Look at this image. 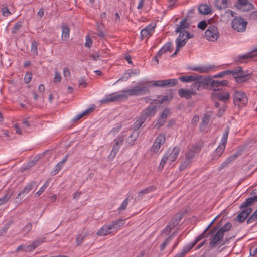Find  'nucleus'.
<instances>
[{"mask_svg":"<svg viewBox=\"0 0 257 257\" xmlns=\"http://www.w3.org/2000/svg\"><path fill=\"white\" fill-rule=\"evenodd\" d=\"M144 84L143 82H138V84L140 85L137 86L132 89L123 90L121 91V93L125 94L127 98L128 96H140L150 93L149 86L143 85Z\"/></svg>","mask_w":257,"mask_h":257,"instance_id":"f257e3e1","label":"nucleus"},{"mask_svg":"<svg viewBox=\"0 0 257 257\" xmlns=\"http://www.w3.org/2000/svg\"><path fill=\"white\" fill-rule=\"evenodd\" d=\"M233 102L235 107H237L238 110L246 106L248 99L245 92L241 91H236L233 95Z\"/></svg>","mask_w":257,"mask_h":257,"instance_id":"f03ea898","label":"nucleus"},{"mask_svg":"<svg viewBox=\"0 0 257 257\" xmlns=\"http://www.w3.org/2000/svg\"><path fill=\"white\" fill-rule=\"evenodd\" d=\"M127 99V96L123 93H113L106 95L99 102V105H105L111 102L121 101Z\"/></svg>","mask_w":257,"mask_h":257,"instance_id":"7ed1b4c3","label":"nucleus"},{"mask_svg":"<svg viewBox=\"0 0 257 257\" xmlns=\"http://www.w3.org/2000/svg\"><path fill=\"white\" fill-rule=\"evenodd\" d=\"M212 97L214 100H217L223 103L222 105V107L219 109V112H221V111L223 112L226 111L225 103L228 101L230 98V94L228 92L217 91L212 93Z\"/></svg>","mask_w":257,"mask_h":257,"instance_id":"20e7f679","label":"nucleus"},{"mask_svg":"<svg viewBox=\"0 0 257 257\" xmlns=\"http://www.w3.org/2000/svg\"><path fill=\"white\" fill-rule=\"evenodd\" d=\"M248 22L241 17H236L231 21V27L238 32H244L246 29Z\"/></svg>","mask_w":257,"mask_h":257,"instance_id":"39448f33","label":"nucleus"},{"mask_svg":"<svg viewBox=\"0 0 257 257\" xmlns=\"http://www.w3.org/2000/svg\"><path fill=\"white\" fill-rule=\"evenodd\" d=\"M229 132V127L227 126L223 134L220 145L216 148L213 154V158L218 159L223 153L227 143Z\"/></svg>","mask_w":257,"mask_h":257,"instance_id":"423d86ee","label":"nucleus"},{"mask_svg":"<svg viewBox=\"0 0 257 257\" xmlns=\"http://www.w3.org/2000/svg\"><path fill=\"white\" fill-rule=\"evenodd\" d=\"M205 36L209 41L212 42L216 41L219 36V33L216 26L214 25L210 26L205 32Z\"/></svg>","mask_w":257,"mask_h":257,"instance_id":"0eeeda50","label":"nucleus"},{"mask_svg":"<svg viewBox=\"0 0 257 257\" xmlns=\"http://www.w3.org/2000/svg\"><path fill=\"white\" fill-rule=\"evenodd\" d=\"M215 220V218L210 223V224L207 226V227L205 229V230L203 231L202 233H201L200 235H199L197 238H196V241H199L201 239L208 237L209 235L213 234L214 232L216 231L221 225V221H220L216 226L211 230H210L209 233L207 234H206V233L208 231V230L210 228V227L211 226V225L214 223V221Z\"/></svg>","mask_w":257,"mask_h":257,"instance_id":"6e6552de","label":"nucleus"},{"mask_svg":"<svg viewBox=\"0 0 257 257\" xmlns=\"http://www.w3.org/2000/svg\"><path fill=\"white\" fill-rule=\"evenodd\" d=\"M166 140L165 135L164 134H160L155 139L151 150L154 152H157L162 144H163Z\"/></svg>","mask_w":257,"mask_h":257,"instance_id":"1a4fd4ad","label":"nucleus"},{"mask_svg":"<svg viewBox=\"0 0 257 257\" xmlns=\"http://www.w3.org/2000/svg\"><path fill=\"white\" fill-rule=\"evenodd\" d=\"M195 77H197L196 80H197L198 81L200 90L202 89H207L209 85L210 86V83L211 77H203L202 75L196 74H195Z\"/></svg>","mask_w":257,"mask_h":257,"instance_id":"9d476101","label":"nucleus"},{"mask_svg":"<svg viewBox=\"0 0 257 257\" xmlns=\"http://www.w3.org/2000/svg\"><path fill=\"white\" fill-rule=\"evenodd\" d=\"M123 138L124 137L123 136H121L119 137L115 140V144L112 148L111 152L109 155L110 158L113 159L115 157L119 149L120 146L122 144L123 142Z\"/></svg>","mask_w":257,"mask_h":257,"instance_id":"9b49d317","label":"nucleus"},{"mask_svg":"<svg viewBox=\"0 0 257 257\" xmlns=\"http://www.w3.org/2000/svg\"><path fill=\"white\" fill-rule=\"evenodd\" d=\"M156 24L155 23H151L143 28L141 31L140 33L141 39L143 40L148 35H151L154 32V30Z\"/></svg>","mask_w":257,"mask_h":257,"instance_id":"f8f14e48","label":"nucleus"},{"mask_svg":"<svg viewBox=\"0 0 257 257\" xmlns=\"http://www.w3.org/2000/svg\"><path fill=\"white\" fill-rule=\"evenodd\" d=\"M244 208V209L235 218V220L239 223L243 222L249 215L252 212L251 208Z\"/></svg>","mask_w":257,"mask_h":257,"instance_id":"ddd939ff","label":"nucleus"},{"mask_svg":"<svg viewBox=\"0 0 257 257\" xmlns=\"http://www.w3.org/2000/svg\"><path fill=\"white\" fill-rule=\"evenodd\" d=\"M257 51V48L255 50V51ZM254 51L247 53L244 55H238L234 58V61L235 62H243L245 60L250 58H254L256 56L257 54L254 53Z\"/></svg>","mask_w":257,"mask_h":257,"instance_id":"4468645a","label":"nucleus"},{"mask_svg":"<svg viewBox=\"0 0 257 257\" xmlns=\"http://www.w3.org/2000/svg\"><path fill=\"white\" fill-rule=\"evenodd\" d=\"M178 94L179 96L181 98H185L186 99H189L193 95H195L196 94V92L193 90L181 88L178 90Z\"/></svg>","mask_w":257,"mask_h":257,"instance_id":"2eb2a0df","label":"nucleus"},{"mask_svg":"<svg viewBox=\"0 0 257 257\" xmlns=\"http://www.w3.org/2000/svg\"><path fill=\"white\" fill-rule=\"evenodd\" d=\"M152 113H143L140 115V117L137 119L134 122V127L135 129L138 130L141 126L142 124L145 122L148 116L151 117L152 116Z\"/></svg>","mask_w":257,"mask_h":257,"instance_id":"dca6fc26","label":"nucleus"},{"mask_svg":"<svg viewBox=\"0 0 257 257\" xmlns=\"http://www.w3.org/2000/svg\"><path fill=\"white\" fill-rule=\"evenodd\" d=\"M35 182L34 181L30 182L29 184L27 185L18 194L17 197L16 198V199H20V200L23 199L24 197V194L28 193L33 187V186L35 185Z\"/></svg>","mask_w":257,"mask_h":257,"instance_id":"f3484780","label":"nucleus"},{"mask_svg":"<svg viewBox=\"0 0 257 257\" xmlns=\"http://www.w3.org/2000/svg\"><path fill=\"white\" fill-rule=\"evenodd\" d=\"M227 80L224 81H219V80H212L211 78L210 80V87L211 89H213L214 91H217L219 90V87L220 86H225L227 85L228 83Z\"/></svg>","mask_w":257,"mask_h":257,"instance_id":"a211bd4d","label":"nucleus"},{"mask_svg":"<svg viewBox=\"0 0 257 257\" xmlns=\"http://www.w3.org/2000/svg\"><path fill=\"white\" fill-rule=\"evenodd\" d=\"M216 67L214 65H205L202 66L200 67H193L191 68V70L193 71H196L199 73H208L211 69L215 68Z\"/></svg>","mask_w":257,"mask_h":257,"instance_id":"6ab92c4d","label":"nucleus"},{"mask_svg":"<svg viewBox=\"0 0 257 257\" xmlns=\"http://www.w3.org/2000/svg\"><path fill=\"white\" fill-rule=\"evenodd\" d=\"M180 151V148L176 146L174 147L171 151H167L169 152L168 156L169 158V161H170L171 162H173L176 161L179 154Z\"/></svg>","mask_w":257,"mask_h":257,"instance_id":"aec40b11","label":"nucleus"},{"mask_svg":"<svg viewBox=\"0 0 257 257\" xmlns=\"http://www.w3.org/2000/svg\"><path fill=\"white\" fill-rule=\"evenodd\" d=\"M222 238L223 237L220 235L219 233L216 232L209 242L210 248L213 249L215 248L216 246V244L219 242L221 243Z\"/></svg>","mask_w":257,"mask_h":257,"instance_id":"412c9836","label":"nucleus"},{"mask_svg":"<svg viewBox=\"0 0 257 257\" xmlns=\"http://www.w3.org/2000/svg\"><path fill=\"white\" fill-rule=\"evenodd\" d=\"M173 50L172 44L171 42H167L157 52L158 56H162L163 54H165L167 51L170 52Z\"/></svg>","mask_w":257,"mask_h":257,"instance_id":"4be33fe9","label":"nucleus"},{"mask_svg":"<svg viewBox=\"0 0 257 257\" xmlns=\"http://www.w3.org/2000/svg\"><path fill=\"white\" fill-rule=\"evenodd\" d=\"M199 12L201 14L208 15L212 13L211 7L206 4H201L198 8Z\"/></svg>","mask_w":257,"mask_h":257,"instance_id":"5701e85b","label":"nucleus"},{"mask_svg":"<svg viewBox=\"0 0 257 257\" xmlns=\"http://www.w3.org/2000/svg\"><path fill=\"white\" fill-rule=\"evenodd\" d=\"M124 223L125 220L119 219L117 220L113 221L110 224L112 227V230L116 233V232L124 225Z\"/></svg>","mask_w":257,"mask_h":257,"instance_id":"b1692460","label":"nucleus"},{"mask_svg":"<svg viewBox=\"0 0 257 257\" xmlns=\"http://www.w3.org/2000/svg\"><path fill=\"white\" fill-rule=\"evenodd\" d=\"M257 202V195L250 198H246L244 202L240 205V208H248V206Z\"/></svg>","mask_w":257,"mask_h":257,"instance_id":"393cba45","label":"nucleus"},{"mask_svg":"<svg viewBox=\"0 0 257 257\" xmlns=\"http://www.w3.org/2000/svg\"><path fill=\"white\" fill-rule=\"evenodd\" d=\"M182 218V215L181 214L176 213L171 218V220L169 222V224L171 226L172 228H174L177 225Z\"/></svg>","mask_w":257,"mask_h":257,"instance_id":"a878e982","label":"nucleus"},{"mask_svg":"<svg viewBox=\"0 0 257 257\" xmlns=\"http://www.w3.org/2000/svg\"><path fill=\"white\" fill-rule=\"evenodd\" d=\"M189 26V24L187 22L186 19H183L180 22V25L177 26L176 28L175 32L176 33H182L185 31V29L188 28Z\"/></svg>","mask_w":257,"mask_h":257,"instance_id":"bb28decb","label":"nucleus"},{"mask_svg":"<svg viewBox=\"0 0 257 257\" xmlns=\"http://www.w3.org/2000/svg\"><path fill=\"white\" fill-rule=\"evenodd\" d=\"M13 195V191L12 190H8L6 192L5 194L0 198V206L7 203L11 199Z\"/></svg>","mask_w":257,"mask_h":257,"instance_id":"cd10ccee","label":"nucleus"},{"mask_svg":"<svg viewBox=\"0 0 257 257\" xmlns=\"http://www.w3.org/2000/svg\"><path fill=\"white\" fill-rule=\"evenodd\" d=\"M68 156L67 155L60 162H59L55 166V169L52 171L51 173V175H55L61 169L62 167L63 166L65 162L67 161Z\"/></svg>","mask_w":257,"mask_h":257,"instance_id":"c85d7f7f","label":"nucleus"},{"mask_svg":"<svg viewBox=\"0 0 257 257\" xmlns=\"http://www.w3.org/2000/svg\"><path fill=\"white\" fill-rule=\"evenodd\" d=\"M184 34L180 33L175 40L176 46L177 47L182 48L187 43L186 40L183 36Z\"/></svg>","mask_w":257,"mask_h":257,"instance_id":"c756f323","label":"nucleus"},{"mask_svg":"<svg viewBox=\"0 0 257 257\" xmlns=\"http://www.w3.org/2000/svg\"><path fill=\"white\" fill-rule=\"evenodd\" d=\"M210 116L207 114H205L200 124V130L201 131H204L205 130L206 126L210 121Z\"/></svg>","mask_w":257,"mask_h":257,"instance_id":"7c9ffc66","label":"nucleus"},{"mask_svg":"<svg viewBox=\"0 0 257 257\" xmlns=\"http://www.w3.org/2000/svg\"><path fill=\"white\" fill-rule=\"evenodd\" d=\"M239 155V153L238 152L235 153V154L230 156L228 157L222 164L221 165L224 167L227 166L229 164L233 162L235 159H236Z\"/></svg>","mask_w":257,"mask_h":257,"instance_id":"2f4dec72","label":"nucleus"},{"mask_svg":"<svg viewBox=\"0 0 257 257\" xmlns=\"http://www.w3.org/2000/svg\"><path fill=\"white\" fill-rule=\"evenodd\" d=\"M195 76V74L191 75L182 76L179 78V80L184 82H193V80H195L197 78V77Z\"/></svg>","mask_w":257,"mask_h":257,"instance_id":"473e14b6","label":"nucleus"},{"mask_svg":"<svg viewBox=\"0 0 257 257\" xmlns=\"http://www.w3.org/2000/svg\"><path fill=\"white\" fill-rule=\"evenodd\" d=\"M228 0H216L215 6L218 9H225L228 7Z\"/></svg>","mask_w":257,"mask_h":257,"instance_id":"72a5a7b5","label":"nucleus"},{"mask_svg":"<svg viewBox=\"0 0 257 257\" xmlns=\"http://www.w3.org/2000/svg\"><path fill=\"white\" fill-rule=\"evenodd\" d=\"M62 38L67 39L69 36L70 29L68 25L65 24L62 26Z\"/></svg>","mask_w":257,"mask_h":257,"instance_id":"f704fd0d","label":"nucleus"},{"mask_svg":"<svg viewBox=\"0 0 257 257\" xmlns=\"http://www.w3.org/2000/svg\"><path fill=\"white\" fill-rule=\"evenodd\" d=\"M176 233L173 232L166 239V240L162 243L160 246V249L161 250H163L165 248L166 246L172 241Z\"/></svg>","mask_w":257,"mask_h":257,"instance_id":"c9c22d12","label":"nucleus"},{"mask_svg":"<svg viewBox=\"0 0 257 257\" xmlns=\"http://www.w3.org/2000/svg\"><path fill=\"white\" fill-rule=\"evenodd\" d=\"M238 8L243 12H246L253 9L254 5L252 3L247 2L243 6H238Z\"/></svg>","mask_w":257,"mask_h":257,"instance_id":"e433bc0d","label":"nucleus"},{"mask_svg":"<svg viewBox=\"0 0 257 257\" xmlns=\"http://www.w3.org/2000/svg\"><path fill=\"white\" fill-rule=\"evenodd\" d=\"M251 75H243V76H234V79L235 81L237 83H241L246 82L251 77Z\"/></svg>","mask_w":257,"mask_h":257,"instance_id":"4c0bfd02","label":"nucleus"},{"mask_svg":"<svg viewBox=\"0 0 257 257\" xmlns=\"http://www.w3.org/2000/svg\"><path fill=\"white\" fill-rule=\"evenodd\" d=\"M96 30L97 31L96 34L99 37L103 38L105 36V33L104 31V26L103 24H97Z\"/></svg>","mask_w":257,"mask_h":257,"instance_id":"58836bf2","label":"nucleus"},{"mask_svg":"<svg viewBox=\"0 0 257 257\" xmlns=\"http://www.w3.org/2000/svg\"><path fill=\"white\" fill-rule=\"evenodd\" d=\"M167 116V113H161V115L158 119L155 126L158 125V127H160L162 126L165 123Z\"/></svg>","mask_w":257,"mask_h":257,"instance_id":"ea45409f","label":"nucleus"},{"mask_svg":"<svg viewBox=\"0 0 257 257\" xmlns=\"http://www.w3.org/2000/svg\"><path fill=\"white\" fill-rule=\"evenodd\" d=\"M168 155H169V152H166V153L164 154V155L162 157V158L161 160L160 163V165L159 166V169L160 170H162L165 163L167 162V161L168 160H169V158Z\"/></svg>","mask_w":257,"mask_h":257,"instance_id":"a19ab883","label":"nucleus"},{"mask_svg":"<svg viewBox=\"0 0 257 257\" xmlns=\"http://www.w3.org/2000/svg\"><path fill=\"white\" fill-rule=\"evenodd\" d=\"M191 161L185 158L182 159L181 162V165L179 166V170L180 171H183L185 170L190 164Z\"/></svg>","mask_w":257,"mask_h":257,"instance_id":"79ce46f5","label":"nucleus"},{"mask_svg":"<svg viewBox=\"0 0 257 257\" xmlns=\"http://www.w3.org/2000/svg\"><path fill=\"white\" fill-rule=\"evenodd\" d=\"M165 87H171L178 84V81L176 79L165 80Z\"/></svg>","mask_w":257,"mask_h":257,"instance_id":"37998d69","label":"nucleus"},{"mask_svg":"<svg viewBox=\"0 0 257 257\" xmlns=\"http://www.w3.org/2000/svg\"><path fill=\"white\" fill-rule=\"evenodd\" d=\"M107 225H103L101 227L97 232V235L98 236H105L108 235Z\"/></svg>","mask_w":257,"mask_h":257,"instance_id":"c03bdc74","label":"nucleus"},{"mask_svg":"<svg viewBox=\"0 0 257 257\" xmlns=\"http://www.w3.org/2000/svg\"><path fill=\"white\" fill-rule=\"evenodd\" d=\"M155 187L154 186H150L146 187V188L143 189L142 191L138 192V195L141 196L142 194H147L151 192H152L155 189Z\"/></svg>","mask_w":257,"mask_h":257,"instance_id":"a18cd8bd","label":"nucleus"},{"mask_svg":"<svg viewBox=\"0 0 257 257\" xmlns=\"http://www.w3.org/2000/svg\"><path fill=\"white\" fill-rule=\"evenodd\" d=\"M37 46L38 43L36 41L34 40L32 42L31 51L32 54L35 56H37L38 55Z\"/></svg>","mask_w":257,"mask_h":257,"instance_id":"49530a36","label":"nucleus"},{"mask_svg":"<svg viewBox=\"0 0 257 257\" xmlns=\"http://www.w3.org/2000/svg\"><path fill=\"white\" fill-rule=\"evenodd\" d=\"M165 80H160L157 81H155L151 85H148L147 86H149V87L151 86H155V87H165Z\"/></svg>","mask_w":257,"mask_h":257,"instance_id":"de8ad7c7","label":"nucleus"},{"mask_svg":"<svg viewBox=\"0 0 257 257\" xmlns=\"http://www.w3.org/2000/svg\"><path fill=\"white\" fill-rule=\"evenodd\" d=\"M45 238H40L38 239H36L34 240L31 245L33 247V249H35L36 248H37L38 246H39L42 243H43L44 241Z\"/></svg>","mask_w":257,"mask_h":257,"instance_id":"09e8293b","label":"nucleus"},{"mask_svg":"<svg viewBox=\"0 0 257 257\" xmlns=\"http://www.w3.org/2000/svg\"><path fill=\"white\" fill-rule=\"evenodd\" d=\"M45 238H40L38 239H36L34 240L31 245L33 247V249H35L36 248H37L38 246H39L42 243H43L44 241Z\"/></svg>","mask_w":257,"mask_h":257,"instance_id":"8fccbe9b","label":"nucleus"},{"mask_svg":"<svg viewBox=\"0 0 257 257\" xmlns=\"http://www.w3.org/2000/svg\"><path fill=\"white\" fill-rule=\"evenodd\" d=\"M22 27V22L18 21L16 22L14 25L11 31L12 34H16Z\"/></svg>","mask_w":257,"mask_h":257,"instance_id":"3c124183","label":"nucleus"},{"mask_svg":"<svg viewBox=\"0 0 257 257\" xmlns=\"http://www.w3.org/2000/svg\"><path fill=\"white\" fill-rule=\"evenodd\" d=\"M86 236V234H79L77 235L76 241L77 246H80L82 243L83 241L85 239Z\"/></svg>","mask_w":257,"mask_h":257,"instance_id":"603ef678","label":"nucleus"},{"mask_svg":"<svg viewBox=\"0 0 257 257\" xmlns=\"http://www.w3.org/2000/svg\"><path fill=\"white\" fill-rule=\"evenodd\" d=\"M138 136L139 132L136 129H135L129 137V138L132 139L131 142L130 143L131 145H133L134 144V142L138 138Z\"/></svg>","mask_w":257,"mask_h":257,"instance_id":"864d4df0","label":"nucleus"},{"mask_svg":"<svg viewBox=\"0 0 257 257\" xmlns=\"http://www.w3.org/2000/svg\"><path fill=\"white\" fill-rule=\"evenodd\" d=\"M131 77L130 73L129 72V70L128 69L127 71H125V73L122 75V76L117 80L118 81H127Z\"/></svg>","mask_w":257,"mask_h":257,"instance_id":"5fc2aeb1","label":"nucleus"},{"mask_svg":"<svg viewBox=\"0 0 257 257\" xmlns=\"http://www.w3.org/2000/svg\"><path fill=\"white\" fill-rule=\"evenodd\" d=\"M49 186V181H46L43 185L40 188V189L36 193V195L37 196H40L41 195L45 190Z\"/></svg>","mask_w":257,"mask_h":257,"instance_id":"6e6d98bb","label":"nucleus"},{"mask_svg":"<svg viewBox=\"0 0 257 257\" xmlns=\"http://www.w3.org/2000/svg\"><path fill=\"white\" fill-rule=\"evenodd\" d=\"M256 220H257V210L247 219V223L249 224V223H252Z\"/></svg>","mask_w":257,"mask_h":257,"instance_id":"4d7b16f0","label":"nucleus"},{"mask_svg":"<svg viewBox=\"0 0 257 257\" xmlns=\"http://www.w3.org/2000/svg\"><path fill=\"white\" fill-rule=\"evenodd\" d=\"M128 197L126 198L122 202L120 206L118 208V210L119 211H121L122 210H124L128 205Z\"/></svg>","mask_w":257,"mask_h":257,"instance_id":"13d9d810","label":"nucleus"},{"mask_svg":"<svg viewBox=\"0 0 257 257\" xmlns=\"http://www.w3.org/2000/svg\"><path fill=\"white\" fill-rule=\"evenodd\" d=\"M32 74L31 72H27L24 78V81L25 83L28 84L32 80Z\"/></svg>","mask_w":257,"mask_h":257,"instance_id":"bf43d9fd","label":"nucleus"},{"mask_svg":"<svg viewBox=\"0 0 257 257\" xmlns=\"http://www.w3.org/2000/svg\"><path fill=\"white\" fill-rule=\"evenodd\" d=\"M199 241H196V238L191 244L190 246H186L183 248L182 252H184V254L187 253L190 249H191Z\"/></svg>","mask_w":257,"mask_h":257,"instance_id":"052dcab7","label":"nucleus"},{"mask_svg":"<svg viewBox=\"0 0 257 257\" xmlns=\"http://www.w3.org/2000/svg\"><path fill=\"white\" fill-rule=\"evenodd\" d=\"M193 82H194V83L191 86V90H193L195 92L196 91L200 90L197 80H193Z\"/></svg>","mask_w":257,"mask_h":257,"instance_id":"680f3d73","label":"nucleus"},{"mask_svg":"<svg viewBox=\"0 0 257 257\" xmlns=\"http://www.w3.org/2000/svg\"><path fill=\"white\" fill-rule=\"evenodd\" d=\"M207 27V24L206 21L205 20H202V21H200L198 24V25H197V27L202 30H205Z\"/></svg>","mask_w":257,"mask_h":257,"instance_id":"e2e57ef3","label":"nucleus"},{"mask_svg":"<svg viewBox=\"0 0 257 257\" xmlns=\"http://www.w3.org/2000/svg\"><path fill=\"white\" fill-rule=\"evenodd\" d=\"M32 228V225L31 223H27L22 229V231L23 232L28 233Z\"/></svg>","mask_w":257,"mask_h":257,"instance_id":"0e129e2a","label":"nucleus"},{"mask_svg":"<svg viewBox=\"0 0 257 257\" xmlns=\"http://www.w3.org/2000/svg\"><path fill=\"white\" fill-rule=\"evenodd\" d=\"M181 34H184L183 36L184 38L187 41L189 39L193 38L194 37V35L193 34H190L189 32H188L187 31H185L183 32Z\"/></svg>","mask_w":257,"mask_h":257,"instance_id":"69168bd1","label":"nucleus"},{"mask_svg":"<svg viewBox=\"0 0 257 257\" xmlns=\"http://www.w3.org/2000/svg\"><path fill=\"white\" fill-rule=\"evenodd\" d=\"M200 146L199 144L193 145L189 150V151L193 152L194 154L198 152L200 150Z\"/></svg>","mask_w":257,"mask_h":257,"instance_id":"338daca9","label":"nucleus"},{"mask_svg":"<svg viewBox=\"0 0 257 257\" xmlns=\"http://www.w3.org/2000/svg\"><path fill=\"white\" fill-rule=\"evenodd\" d=\"M61 80V76L60 74L58 72L55 71V77L54 78V82L60 83Z\"/></svg>","mask_w":257,"mask_h":257,"instance_id":"774afa93","label":"nucleus"}]
</instances>
